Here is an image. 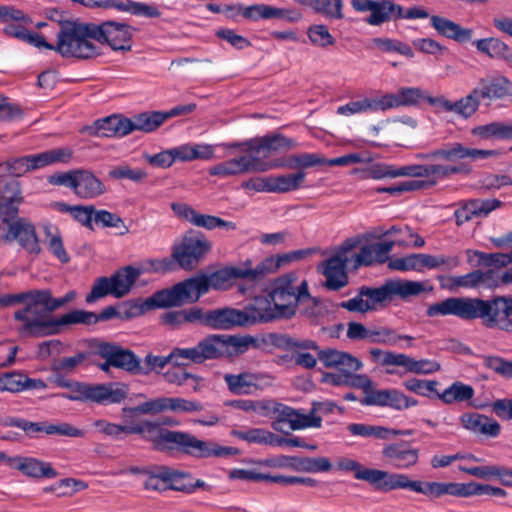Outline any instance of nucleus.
<instances>
[{
  "instance_id": "nucleus-1",
  "label": "nucleus",
  "mask_w": 512,
  "mask_h": 512,
  "mask_svg": "<svg viewBox=\"0 0 512 512\" xmlns=\"http://www.w3.org/2000/svg\"><path fill=\"white\" fill-rule=\"evenodd\" d=\"M256 340L252 336H239L228 334H209L188 348L175 347L167 356L147 354L142 366L144 375L151 371L162 370L169 363H178V360H188L194 364L206 361L232 359L246 353Z\"/></svg>"
},
{
  "instance_id": "nucleus-2",
  "label": "nucleus",
  "mask_w": 512,
  "mask_h": 512,
  "mask_svg": "<svg viewBox=\"0 0 512 512\" xmlns=\"http://www.w3.org/2000/svg\"><path fill=\"white\" fill-rule=\"evenodd\" d=\"M296 143L282 134L274 133L256 137L244 142L225 144L226 149L238 150L242 154L218 163L209 169L211 176L227 178L246 173L266 172V159L289 151Z\"/></svg>"
},
{
  "instance_id": "nucleus-3",
  "label": "nucleus",
  "mask_w": 512,
  "mask_h": 512,
  "mask_svg": "<svg viewBox=\"0 0 512 512\" xmlns=\"http://www.w3.org/2000/svg\"><path fill=\"white\" fill-rule=\"evenodd\" d=\"M430 317L455 316L462 320L481 319L484 326L512 332V298L496 296L484 300L471 297H450L430 305Z\"/></svg>"
},
{
  "instance_id": "nucleus-4",
  "label": "nucleus",
  "mask_w": 512,
  "mask_h": 512,
  "mask_svg": "<svg viewBox=\"0 0 512 512\" xmlns=\"http://www.w3.org/2000/svg\"><path fill=\"white\" fill-rule=\"evenodd\" d=\"M132 434L140 435L154 450L170 454L177 452L194 458H209L229 455L231 451L229 447L201 440L189 432L164 428L151 420L133 423Z\"/></svg>"
},
{
  "instance_id": "nucleus-5",
  "label": "nucleus",
  "mask_w": 512,
  "mask_h": 512,
  "mask_svg": "<svg viewBox=\"0 0 512 512\" xmlns=\"http://www.w3.org/2000/svg\"><path fill=\"white\" fill-rule=\"evenodd\" d=\"M24 308L14 313V319L21 322L19 333L24 337H44L58 334L62 326L71 325L65 319L69 312L58 317L50 316L54 309L49 289L25 291Z\"/></svg>"
},
{
  "instance_id": "nucleus-6",
  "label": "nucleus",
  "mask_w": 512,
  "mask_h": 512,
  "mask_svg": "<svg viewBox=\"0 0 512 512\" xmlns=\"http://www.w3.org/2000/svg\"><path fill=\"white\" fill-rule=\"evenodd\" d=\"M269 298L276 305L283 319H290L297 313L298 305L314 304L313 310H306L305 316L317 317L321 314V303L310 295L306 280L299 281L295 273L281 275L270 283Z\"/></svg>"
},
{
  "instance_id": "nucleus-7",
  "label": "nucleus",
  "mask_w": 512,
  "mask_h": 512,
  "mask_svg": "<svg viewBox=\"0 0 512 512\" xmlns=\"http://www.w3.org/2000/svg\"><path fill=\"white\" fill-rule=\"evenodd\" d=\"M93 34L90 23H61L54 46L62 57L88 59L100 54L99 48L91 41Z\"/></svg>"
},
{
  "instance_id": "nucleus-8",
  "label": "nucleus",
  "mask_w": 512,
  "mask_h": 512,
  "mask_svg": "<svg viewBox=\"0 0 512 512\" xmlns=\"http://www.w3.org/2000/svg\"><path fill=\"white\" fill-rule=\"evenodd\" d=\"M221 330H229L237 326H249L256 323H267L283 319L276 305L267 296H258L242 310L235 308H218Z\"/></svg>"
},
{
  "instance_id": "nucleus-9",
  "label": "nucleus",
  "mask_w": 512,
  "mask_h": 512,
  "mask_svg": "<svg viewBox=\"0 0 512 512\" xmlns=\"http://www.w3.org/2000/svg\"><path fill=\"white\" fill-rule=\"evenodd\" d=\"M198 297L192 279H186L173 285L171 288L162 289L148 297L141 306H134L132 315L143 313L145 310L155 308L179 307L186 303H194Z\"/></svg>"
},
{
  "instance_id": "nucleus-10",
  "label": "nucleus",
  "mask_w": 512,
  "mask_h": 512,
  "mask_svg": "<svg viewBox=\"0 0 512 512\" xmlns=\"http://www.w3.org/2000/svg\"><path fill=\"white\" fill-rule=\"evenodd\" d=\"M160 322L170 329H180L185 324H198L221 330L219 309L204 310L200 307H191L182 310H171L161 315Z\"/></svg>"
},
{
  "instance_id": "nucleus-11",
  "label": "nucleus",
  "mask_w": 512,
  "mask_h": 512,
  "mask_svg": "<svg viewBox=\"0 0 512 512\" xmlns=\"http://www.w3.org/2000/svg\"><path fill=\"white\" fill-rule=\"evenodd\" d=\"M357 242L347 240L341 249L329 259L323 261L318 270L325 276V286L329 290L337 291L348 284L346 266L349 261L347 253L356 247Z\"/></svg>"
},
{
  "instance_id": "nucleus-12",
  "label": "nucleus",
  "mask_w": 512,
  "mask_h": 512,
  "mask_svg": "<svg viewBox=\"0 0 512 512\" xmlns=\"http://www.w3.org/2000/svg\"><path fill=\"white\" fill-rule=\"evenodd\" d=\"M93 40L108 44L113 50L129 51L135 29L126 23L106 21L90 23Z\"/></svg>"
},
{
  "instance_id": "nucleus-13",
  "label": "nucleus",
  "mask_w": 512,
  "mask_h": 512,
  "mask_svg": "<svg viewBox=\"0 0 512 512\" xmlns=\"http://www.w3.org/2000/svg\"><path fill=\"white\" fill-rule=\"evenodd\" d=\"M211 243L200 235L185 236L180 245L173 250L172 257L185 270L195 268L210 251Z\"/></svg>"
},
{
  "instance_id": "nucleus-14",
  "label": "nucleus",
  "mask_w": 512,
  "mask_h": 512,
  "mask_svg": "<svg viewBox=\"0 0 512 512\" xmlns=\"http://www.w3.org/2000/svg\"><path fill=\"white\" fill-rule=\"evenodd\" d=\"M228 390L234 395H252L273 384L274 378L263 372L243 371L238 374L227 373L223 377Z\"/></svg>"
},
{
  "instance_id": "nucleus-15",
  "label": "nucleus",
  "mask_w": 512,
  "mask_h": 512,
  "mask_svg": "<svg viewBox=\"0 0 512 512\" xmlns=\"http://www.w3.org/2000/svg\"><path fill=\"white\" fill-rule=\"evenodd\" d=\"M10 468L18 470L24 476L39 479H55L58 477V471L52 463L31 456H9L5 453L3 460Z\"/></svg>"
},
{
  "instance_id": "nucleus-16",
  "label": "nucleus",
  "mask_w": 512,
  "mask_h": 512,
  "mask_svg": "<svg viewBox=\"0 0 512 512\" xmlns=\"http://www.w3.org/2000/svg\"><path fill=\"white\" fill-rule=\"evenodd\" d=\"M447 286L449 289H495L501 286V274L495 269H477L465 275L448 277Z\"/></svg>"
},
{
  "instance_id": "nucleus-17",
  "label": "nucleus",
  "mask_w": 512,
  "mask_h": 512,
  "mask_svg": "<svg viewBox=\"0 0 512 512\" xmlns=\"http://www.w3.org/2000/svg\"><path fill=\"white\" fill-rule=\"evenodd\" d=\"M275 421L272 423L273 429L282 431V424L288 423L291 430H301L305 428H320L322 418L320 416H306L287 405L276 402L273 409V417Z\"/></svg>"
},
{
  "instance_id": "nucleus-18",
  "label": "nucleus",
  "mask_w": 512,
  "mask_h": 512,
  "mask_svg": "<svg viewBox=\"0 0 512 512\" xmlns=\"http://www.w3.org/2000/svg\"><path fill=\"white\" fill-rule=\"evenodd\" d=\"M98 354L109 361L116 368L123 369L133 374H145L140 359L128 349H123L118 345L110 343H101L98 347Z\"/></svg>"
},
{
  "instance_id": "nucleus-19",
  "label": "nucleus",
  "mask_w": 512,
  "mask_h": 512,
  "mask_svg": "<svg viewBox=\"0 0 512 512\" xmlns=\"http://www.w3.org/2000/svg\"><path fill=\"white\" fill-rule=\"evenodd\" d=\"M5 240L17 241L29 254H39L41 247L34 224L27 218H18L7 225Z\"/></svg>"
},
{
  "instance_id": "nucleus-20",
  "label": "nucleus",
  "mask_w": 512,
  "mask_h": 512,
  "mask_svg": "<svg viewBox=\"0 0 512 512\" xmlns=\"http://www.w3.org/2000/svg\"><path fill=\"white\" fill-rule=\"evenodd\" d=\"M241 266L229 267L217 270L210 275H197L192 277V282L198 299L209 291L210 288L217 290L226 289L233 279H241Z\"/></svg>"
},
{
  "instance_id": "nucleus-21",
  "label": "nucleus",
  "mask_w": 512,
  "mask_h": 512,
  "mask_svg": "<svg viewBox=\"0 0 512 512\" xmlns=\"http://www.w3.org/2000/svg\"><path fill=\"white\" fill-rule=\"evenodd\" d=\"M369 353L375 362L386 367L388 374L404 375L416 372V360L405 354L384 351L378 348L371 349Z\"/></svg>"
},
{
  "instance_id": "nucleus-22",
  "label": "nucleus",
  "mask_w": 512,
  "mask_h": 512,
  "mask_svg": "<svg viewBox=\"0 0 512 512\" xmlns=\"http://www.w3.org/2000/svg\"><path fill=\"white\" fill-rule=\"evenodd\" d=\"M82 132L97 137H122L131 133V126L128 118L112 115L84 127Z\"/></svg>"
},
{
  "instance_id": "nucleus-23",
  "label": "nucleus",
  "mask_w": 512,
  "mask_h": 512,
  "mask_svg": "<svg viewBox=\"0 0 512 512\" xmlns=\"http://www.w3.org/2000/svg\"><path fill=\"white\" fill-rule=\"evenodd\" d=\"M416 296V281L390 279L378 288H374L372 297L380 303L390 302L396 298L407 300Z\"/></svg>"
},
{
  "instance_id": "nucleus-24",
  "label": "nucleus",
  "mask_w": 512,
  "mask_h": 512,
  "mask_svg": "<svg viewBox=\"0 0 512 512\" xmlns=\"http://www.w3.org/2000/svg\"><path fill=\"white\" fill-rule=\"evenodd\" d=\"M386 462L399 469L416 464V450L410 443L399 442L386 445L382 450Z\"/></svg>"
},
{
  "instance_id": "nucleus-25",
  "label": "nucleus",
  "mask_w": 512,
  "mask_h": 512,
  "mask_svg": "<svg viewBox=\"0 0 512 512\" xmlns=\"http://www.w3.org/2000/svg\"><path fill=\"white\" fill-rule=\"evenodd\" d=\"M127 396L123 388L116 384H89L87 383L86 402L97 404H116L123 401Z\"/></svg>"
},
{
  "instance_id": "nucleus-26",
  "label": "nucleus",
  "mask_w": 512,
  "mask_h": 512,
  "mask_svg": "<svg viewBox=\"0 0 512 512\" xmlns=\"http://www.w3.org/2000/svg\"><path fill=\"white\" fill-rule=\"evenodd\" d=\"M73 192L82 199H93L106 192L103 182L91 171L77 169Z\"/></svg>"
},
{
  "instance_id": "nucleus-27",
  "label": "nucleus",
  "mask_w": 512,
  "mask_h": 512,
  "mask_svg": "<svg viewBox=\"0 0 512 512\" xmlns=\"http://www.w3.org/2000/svg\"><path fill=\"white\" fill-rule=\"evenodd\" d=\"M241 279H247L253 282L260 281L266 276L279 270L282 265L279 256H269L263 259L255 267L251 259L245 260L241 265Z\"/></svg>"
},
{
  "instance_id": "nucleus-28",
  "label": "nucleus",
  "mask_w": 512,
  "mask_h": 512,
  "mask_svg": "<svg viewBox=\"0 0 512 512\" xmlns=\"http://www.w3.org/2000/svg\"><path fill=\"white\" fill-rule=\"evenodd\" d=\"M325 163V157L318 153H300L290 155L286 160L272 159L267 160V171L277 168L305 169L314 166H322Z\"/></svg>"
},
{
  "instance_id": "nucleus-29",
  "label": "nucleus",
  "mask_w": 512,
  "mask_h": 512,
  "mask_svg": "<svg viewBox=\"0 0 512 512\" xmlns=\"http://www.w3.org/2000/svg\"><path fill=\"white\" fill-rule=\"evenodd\" d=\"M318 359L327 368L347 369L348 371H358L362 367L359 359L349 353L338 351L336 349L318 350Z\"/></svg>"
},
{
  "instance_id": "nucleus-30",
  "label": "nucleus",
  "mask_w": 512,
  "mask_h": 512,
  "mask_svg": "<svg viewBox=\"0 0 512 512\" xmlns=\"http://www.w3.org/2000/svg\"><path fill=\"white\" fill-rule=\"evenodd\" d=\"M430 22L437 33L443 37L459 43H465L472 39L473 31L471 29L464 28L445 17L434 15L430 18Z\"/></svg>"
},
{
  "instance_id": "nucleus-31",
  "label": "nucleus",
  "mask_w": 512,
  "mask_h": 512,
  "mask_svg": "<svg viewBox=\"0 0 512 512\" xmlns=\"http://www.w3.org/2000/svg\"><path fill=\"white\" fill-rule=\"evenodd\" d=\"M166 480H168V490H174L186 494H192L198 488L204 490L209 489V486L203 480H194L189 472L180 471L170 467Z\"/></svg>"
},
{
  "instance_id": "nucleus-32",
  "label": "nucleus",
  "mask_w": 512,
  "mask_h": 512,
  "mask_svg": "<svg viewBox=\"0 0 512 512\" xmlns=\"http://www.w3.org/2000/svg\"><path fill=\"white\" fill-rule=\"evenodd\" d=\"M142 274V270L131 265L118 269L109 277L113 286V296L122 298L126 296L134 286L136 280Z\"/></svg>"
},
{
  "instance_id": "nucleus-33",
  "label": "nucleus",
  "mask_w": 512,
  "mask_h": 512,
  "mask_svg": "<svg viewBox=\"0 0 512 512\" xmlns=\"http://www.w3.org/2000/svg\"><path fill=\"white\" fill-rule=\"evenodd\" d=\"M461 421L467 430L475 434L496 437L500 433V425L496 420L479 413L464 414Z\"/></svg>"
},
{
  "instance_id": "nucleus-34",
  "label": "nucleus",
  "mask_w": 512,
  "mask_h": 512,
  "mask_svg": "<svg viewBox=\"0 0 512 512\" xmlns=\"http://www.w3.org/2000/svg\"><path fill=\"white\" fill-rule=\"evenodd\" d=\"M508 84L509 82L505 78H484L479 81L473 91L479 102L481 100L490 102L508 95Z\"/></svg>"
},
{
  "instance_id": "nucleus-35",
  "label": "nucleus",
  "mask_w": 512,
  "mask_h": 512,
  "mask_svg": "<svg viewBox=\"0 0 512 512\" xmlns=\"http://www.w3.org/2000/svg\"><path fill=\"white\" fill-rule=\"evenodd\" d=\"M362 403L365 405L391 406L400 409L407 406L406 397L396 390H374L369 388Z\"/></svg>"
},
{
  "instance_id": "nucleus-36",
  "label": "nucleus",
  "mask_w": 512,
  "mask_h": 512,
  "mask_svg": "<svg viewBox=\"0 0 512 512\" xmlns=\"http://www.w3.org/2000/svg\"><path fill=\"white\" fill-rule=\"evenodd\" d=\"M471 134L480 140L512 139V122H490L472 128Z\"/></svg>"
},
{
  "instance_id": "nucleus-37",
  "label": "nucleus",
  "mask_w": 512,
  "mask_h": 512,
  "mask_svg": "<svg viewBox=\"0 0 512 512\" xmlns=\"http://www.w3.org/2000/svg\"><path fill=\"white\" fill-rule=\"evenodd\" d=\"M467 261L473 266L501 268L512 263V254L485 253L478 250H467Z\"/></svg>"
},
{
  "instance_id": "nucleus-38",
  "label": "nucleus",
  "mask_w": 512,
  "mask_h": 512,
  "mask_svg": "<svg viewBox=\"0 0 512 512\" xmlns=\"http://www.w3.org/2000/svg\"><path fill=\"white\" fill-rule=\"evenodd\" d=\"M402 17V7L391 0H375L366 22L373 26L381 25L392 19L393 16Z\"/></svg>"
},
{
  "instance_id": "nucleus-39",
  "label": "nucleus",
  "mask_w": 512,
  "mask_h": 512,
  "mask_svg": "<svg viewBox=\"0 0 512 512\" xmlns=\"http://www.w3.org/2000/svg\"><path fill=\"white\" fill-rule=\"evenodd\" d=\"M118 315V311L113 306H108L99 314L84 310H73L69 312V316L65 319L72 324H94L98 321L110 320Z\"/></svg>"
},
{
  "instance_id": "nucleus-40",
  "label": "nucleus",
  "mask_w": 512,
  "mask_h": 512,
  "mask_svg": "<svg viewBox=\"0 0 512 512\" xmlns=\"http://www.w3.org/2000/svg\"><path fill=\"white\" fill-rule=\"evenodd\" d=\"M0 167H5L7 172L14 177H21L30 171L40 169L37 154L10 158L1 163Z\"/></svg>"
},
{
  "instance_id": "nucleus-41",
  "label": "nucleus",
  "mask_w": 512,
  "mask_h": 512,
  "mask_svg": "<svg viewBox=\"0 0 512 512\" xmlns=\"http://www.w3.org/2000/svg\"><path fill=\"white\" fill-rule=\"evenodd\" d=\"M382 111L380 97H364L351 101L337 108V114L351 116L354 114Z\"/></svg>"
},
{
  "instance_id": "nucleus-42",
  "label": "nucleus",
  "mask_w": 512,
  "mask_h": 512,
  "mask_svg": "<svg viewBox=\"0 0 512 512\" xmlns=\"http://www.w3.org/2000/svg\"><path fill=\"white\" fill-rule=\"evenodd\" d=\"M129 121L131 132L135 130L152 132L165 122V116L161 111H148L135 115Z\"/></svg>"
},
{
  "instance_id": "nucleus-43",
  "label": "nucleus",
  "mask_w": 512,
  "mask_h": 512,
  "mask_svg": "<svg viewBox=\"0 0 512 512\" xmlns=\"http://www.w3.org/2000/svg\"><path fill=\"white\" fill-rule=\"evenodd\" d=\"M305 172L271 176V193H287L299 189L304 180Z\"/></svg>"
},
{
  "instance_id": "nucleus-44",
  "label": "nucleus",
  "mask_w": 512,
  "mask_h": 512,
  "mask_svg": "<svg viewBox=\"0 0 512 512\" xmlns=\"http://www.w3.org/2000/svg\"><path fill=\"white\" fill-rule=\"evenodd\" d=\"M477 50L491 58H502L506 62L511 55L509 46L498 38L490 37L474 42Z\"/></svg>"
},
{
  "instance_id": "nucleus-45",
  "label": "nucleus",
  "mask_w": 512,
  "mask_h": 512,
  "mask_svg": "<svg viewBox=\"0 0 512 512\" xmlns=\"http://www.w3.org/2000/svg\"><path fill=\"white\" fill-rule=\"evenodd\" d=\"M415 103L416 90L414 88H401L395 94H386L380 97L382 111L400 106H410Z\"/></svg>"
},
{
  "instance_id": "nucleus-46",
  "label": "nucleus",
  "mask_w": 512,
  "mask_h": 512,
  "mask_svg": "<svg viewBox=\"0 0 512 512\" xmlns=\"http://www.w3.org/2000/svg\"><path fill=\"white\" fill-rule=\"evenodd\" d=\"M374 288L363 287L360 290L359 295L349 299L341 304V306L349 311L353 312H366L374 310L377 304H381L380 301H376L372 297Z\"/></svg>"
},
{
  "instance_id": "nucleus-47",
  "label": "nucleus",
  "mask_w": 512,
  "mask_h": 512,
  "mask_svg": "<svg viewBox=\"0 0 512 512\" xmlns=\"http://www.w3.org/2000/svg\"><path fill=\"white\" fill-rule=\"evenodd\" d=\"M347 430L354 436L374 437L377 439H388L391 435L398 434L395 430H390L383 426L368 425L363 423H352L347 426Z\"/></svg>"
},
{
  "instance_id": "nucleus-48",
  "label": "nucleus",
  "mask_w": 512,
  "mask_h": 512,
  "mask_svg": "<svg viewBox=\"0 0 512 512\" xmlns=\"http://www.w3.org/2000/svg\"><path fill=\"white\" fill-rule=\"evenodd\" d=\"M44 232L48 249L62 263H67L70 257L64 248L59 230L52 225H45Z\"/></svg>"
},
{
  "instance_id": "nucleus-49",
  "label": "nucleus",
  "mask_w": 512,
  "mask_h": 512,
  "mask_svg": "<svg viewBox=\"0 0 512 512\" xmlns=\"http://www.w3.org/2000/svg\"><path fill=\"white\" fill-rule=\"evenodd\" d=\"M473 396L474 389L472 386L457 381L441 393L440 400L446 404H451L470 400Z\"/></svg>"
},
{
  "instance_id": "nucleus-50",
  "label": "nucleus",
  "mask_w": 512,
  "mask_h": 512,
  "mask_svg": "<svg viewBox=\"0 0 512 512\" xmlns=\"http://www.w3.org/2000/svg\"><path fill=\"white\" fill-rule=\"evenodd\" d=\"M40 169L62 163L67 164L73 157V150L68 147L54 148L37 154Z\"/></svg>"
},
{
  "instance_id": "nucleus-51",
  "label": "nucleus",
  "mask_w": 512,
  "mask_h": 512,
  "mask_svg": "<svg viewBox=\"0 0 512 512\" xmlns=\"http://www.w3.org/2000/svg\"><path fill=\"white\" fill-rule=\"evenodd\" d=\"M124 412L141 415H158L168 412V397L161 396L149 399L133 408H124Z\"/></svg>"
},
{
  "instance_id": "nucleus-52",
  "label": "nucleus",
  "mask_w": 512,
  "mask_h": 512,
  "mask_svg": "<svg viewBox=\"0 0 512 512\" xmlns=\"http://www.w3.org/2000/svg\"><path fill=\"white\" fill-rule=\"evenodd\" d=\"M169 467L158 466L153 470L144 471L146 479L143 482V486L146 490H153L157 492H164L168 490V475Z\"/></svg>"
},
{
  "instance_id": "nucleus-53",
  "label": "nucleus",
  "mask_w": 512,
  "mask_h": 512,
  "mask_svg": "<svg viewBox=\"0 0 512 512\" xmlns=\"http://www.w3.org/2000/svg\"><path fill=\"white\" fill-rule=\"evenodd\" d=\"M183 365L182 360H178V363H173V366L163 374L164 380L169 384L177 386L185 385L188 380H193L198 384L199 377L187 372ZM194 390H197V385L194 386Z\"/></svg>"
},
{
  "instance_id": "nucleus-54",
  "label": "nucleus",
  "mask_w": 512,
  "mask_h": 512,
  "mask_svg": "<svg viewBox=\"0 0 512 512\" xmlns=\"http://www.w3.org/2000/svg\"><path fill=\"white\" fill-rule=\"evenodd\" d=\"M371 48L377 49L383 53H399L401 55H406L409 57H413V52L409 46L406 44L385 37H375L371 39L370 42Z\"/></svg>"
},
{
  "instance_id": "nucleus-55",
  "label": "nucleus",
  "mask_w": 512,
  "mask_h": 512,
  "mask_svg": "<svg viewBox=\"0 0 512 512\" xmlns=\"http://www.w3.org/2000/svg\"><path fill=\"white\" fill-rule=\"evenodd\" d=\"M93 220L96 224H100L103 227L114 228L117 230V234L125 235L129 232L127 225H125L123 219L115 213L107 210H95Z\"/></svg>"
},
{
  "instance_id": "nucleus-56",
  "label": "nucleus",
  "mask_w": 512,
  "mask_h": 512,
  "mask_svg": "<svg viewBox=\"0 0 512 512\" xmlns=\"http://www.w3.org/2000/svg\"><path fill=\"white\" fill-rule=\"evenodd\" d=\"M446 174L448 169L440 165H418V190L435 185L438 177Z\"/></svg>"
},
{
  "instance_id": "nucleus-57",
  "label": "nucleus",
  "mask_w": 512,
  "mask_h": 512,
  "mask_svg": "<svg viewBox=\"0 0 512 512\" xmlns=\"http://www.w3.org/2000/svg\"><path fill=\"white\" fill-rule=\"evenodd\" d=\"M88 355L85 352H79L71 357H62L55 359L51 365V370L56 374L73 373L77 367L82 365Z\"/></svg>"
},
{
  "instance_id": "nucleus-58",
  "label": "nucleus",
  "mask_w": 512,
  "mask_h": 512,
  "mask_svg": "<svg viewBox=\"0 0 512 512\" xmlns=\"http://www.w3.org/2000/svg\"><path fill=\"white\" fill-rule=\"evenodd\" d=\"M116 8L136 16H144L147 18H157L161 15V12L155 5L134 2L131 0L119 2L118 5H116Z\"/></svg>"
},
{
  "instance_id": "nucleus-59",
  "label": "nucleus",
  "mask_w": 512,
  "mask_h": 512,
  "mask_svg": "<svg viewBox=\"0 0 512 512\" xmlns=\"http://www.w3.org/2000/svg\"><path fill=\"white\" fill-rule=\"evenodd\" d=\"M479 104L480 102L472 90L465 97L452 102L451 112L464 119H468L478 110Z\"/></svg>"
},
{
  "instance_id": "nucleus-60",
  "label": "nucleus",
  "mask_w": 512,
  "mask_h": 512,
  "mask_svg": "<svg viewBox=\"0 0 512 512\" xmlns=\"http://www.w3.org/2000/svg\"><path fill=\"white\" fill-rule=\"evenodd\" d=\"M93 426L105 436L115 440H121L124 435L132 434L133 423L129 425H120L99 419L93 423Z\"/></svg>"
},
{
  "instance_id": "nucleus-61",
  "label": "nucleus",
  "mask_w": 512,
  "mask_h": 512,
  "mask_svg": "<svg viewBox=\"0 0 512 512\" xmlns=\"http://www.w3.org/2000/svg\"><path fill=\"white\" fill-rule=\"evenodd\" d=\"M459 258L456 256L445 257L443 255L418 254V266L427 269L438 268L446 265L452 269L459 265Z\"/></svg>"
},
{
  "instance_id": "nucleus-62",
  "label": "nucleus",
  "mask_w": 512,
  "mask_h": 512,
  "mask_svg": "<svg viewBox=\"0 0 512 512\" xmlns=\"http://www.w3.org/2000/svg\"><path fill=\"white\" fill-rule=\"evenodd\" d=\"M203 410L201 402L182 397H168V412L183 414L195 413Z\"/></svg>"
},
{
  "instance_id": "nucleus-63",
  "label": "nucleus",
  "mask_w": 512,
  "mask_h": 512,
  "mask_svg": "<svg viewBox=\"0 0 512 512\" xmlns=\"http://www.w3.org/2000/svg\"><path fill=\"white\" fill-rule=\"evenodd\" d=\"M309 40L313 45L326 48L335 44V38L329 32L327 26L323 24L312 25L307 31Z\"/></svg>"
},
{
  "instance_id": "nucleus-64",
  "label": "nucleus",
  "mask_w": 512,
  "mask_h": 512,
  "mask_svg": "<svg viewBox=\"0 0 512 512\" xmlns=\"http://www.w3.org/2000/svg\"><path fill=\"white\" fill-rule=\"evenodd\" d=\"M192 224L198 227H202L208 230H212L214 228H225L227 230H235L236 224L230 221H225L219 217L201 214L196 211L195 216L193 218Z\"/></svg>"
}]
</instances>
